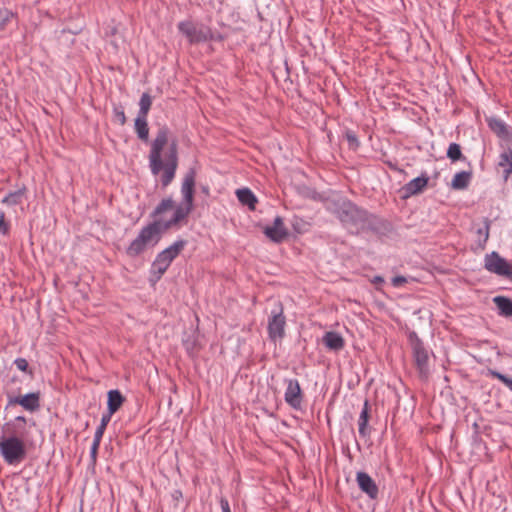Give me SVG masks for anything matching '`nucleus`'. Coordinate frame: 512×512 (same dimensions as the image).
Returning a JSON list of instances; mask_svg holds the SVG:
<instances>
[{
    "label": "nucleus",
    "mask_w": 512,
    "mask_h": 512,
    "mask_svg": "<svg viewBox=\"0 0 512 512\" xmlns=\"http://www.w3.org/2000/svg\"><path fill=\"white\" fill-rule=\"evenodd\" d=\"M174 499L178 500L180 497H182V492L180 490H175L173 493Z\"/></svg>",
    "instance_id": "42"
},
{
    "label": "nucleus",
    "mask_w": 512,
    "mask_h": 512,
    "mask_svg": "<svg viewBox=\"0 0 512 512\" xmlns=\"http://www.w3.org/2000/svg\"><path fill=\"white\" fill-rule=\"evenodd\" d=\"M186 245L185 240H178L158 253L151 266V273L159 280L167 271L172 261L181 253Z\"/></svg>",
    "instance_id": "4"
},
{
    "label": "nucleus",
    "mask_w": 512,
    "mask_h": 512,
    "mask_svg": "<svg viewBox=\"0 0 512 512\" xmlns=\"http://www.w3.org/2000/svg\"><path fill=\"white\" fill-rule=\"evenodd\" d=\"M509 389L512 391V381L510 382Z\"/></svg>",
    "instance_id": "43"
},
{
    "label": "nucleus",
    "mask_w": 512,
    "mask_h": 512,
    "mask_svg": "<svg viewBox=\"0 0 512 512\" xmlns=\"http://www.w3.org/2000/svg\"><path fill=\"white\" fill-rule=\"evenodd\" d=\"M471 179V171L458 172L454 175L451 181V188L454 190H464L469 186Z\"/></svg>",
    "instance_id": "21"
},
{
    "label": "nucleus",
    "mask_w": 512,
    "mask_h": 512,
    "mask_svg": "<svg viewBox=\"0 0 512 512\" xmlns=\"http://www.w3.org/2000/svg\"><path fill=\"white\" fill-rule=\"evenodd\" d=\"M487 123L492 132L499 138L507 140L510 138V132L507 125L499 118L491 117L487 119Z\"/></svg>",
    "instance_id": "16"
},
{
    "label": "nucleus",
    "mask_w": 512,
    "mask_h": 512,
    "mask_svg": "<svg viewBox=\"0 0 512 512\" xmlns=\"http://www.w3.org/2000/svg\"><path fill=\"white\" fill-rule=\"evenodd\" d=\"M331 211L344 227L353 234L375 229L376 217L348 199L334 201Z\"/></svg>",
    "instance_id": "3"
},
{
    "label": "nucleus",
    "mask_w": 512,
    "mask_h": 512,
    "mask_svg": "<svg viewBox=\"0 0 512 512\" xmlns=\"http://www.w3.org/2000/svg\"><path fill=\"white\" fill-rule=\"evenodd\" d=\"M237 198L242 205H246L249 209L254 210L257 203V198L254 193L248 188L238 189L236 191Z\"/></svg>",
    "instance_id": "22"
},
{
    "label": "nucleus",
    "mask_w": 512,
    "mask_h": 512,
    "mask_svg": "<svg viewBox=\"0 0 512 512\" xmlns=\"http://www.w3.org/2000/svg\"><path fill=\"white\" fill-rule=\"evenodd\" d=\"M16 404L21 405L25 410L34 412L40 407V394L39 392H32L24 396L8 395V405Z\"/></svg>",
    "instance_id": "13"
},
{
    "label": "nucleus",
    "mask_w": 512,
    "mask_h": 512,
    "mask_svg": "<svg viewBox=\"0 0 512 512\" xmlns=\"http://www.w3.org/2000/svg\"><path fill=\"white\" fill-rule=\"evenodd\" d=\"M491 221L488 218H484L483 226L478 227L476 230V248L484 250L486 243L489 239Z\"/></svg>",
    "instance_id": "18"
},
{
    "label": "nucleus",
    "mask_w": 512,
    "mask_h": 512,
    "mask_svg": "<svg viewBox=\"0 0 512 512\" xmlns=\"http://www.w3.org/2000/svg\"><path fill=\"white\" fill-rule=\"evenodd\" d=\"M173 208L174 201L171 198L163 199L151 213V217L154 218V221L160 219L162 222H164L160 216L166 211L172 210Z\"/></svg>",
    "instance_id": "26"
},
{
    "label": "nucleus",
    "mask_w": 512,
    "mask_h": 512,
    "mask_svg": "<svg viewBox=\"0 0 512 512\" xmlns=\"http://www.w3.org/2000/svg\"><path fill=\"white\" fill-rule=\"evenodd\" d=\"M100 443H101V439H98V438L94 437L93 443H92V446H91V449H90V457H91L93 462L96 461L97 453H98V449H99Z\"/></svg>",
    "instance_id": "35"
},
{
    "label": "nucleus",
    "mask_w": 512,
    "mask_h": 512,
    "mask_svg": "<svg viewBox=\"0 0 512 512\" xmlns=\"http://www.w3.org/2000/svg\"><path fill=\"white\" fill-rule=\"evenodd\" d=\"M485 268L499 276H512V266L497 252L487 254L485 257Z\"/></svg>",
    "instance_id": "9"
},
{
    "label": "nucleus",
    "mask_w": 512,
    "mask_h": 512,
    "mask_svg": "<svg viewBox=\"0 0 512 512\" xmlns=\"http://www.w3.org/2000/svg\"><path fill=\"white\" fill-rule=\"evenodd\" d=\"M263 233L275 243H281L289 236V232L280 216L275 217L273 224L266 226Z\"/></svg>",
    "instance_id": "12"
},
{
    "label": "nucleus",
    "mask_w": 512,
    "mask_h": 512,
    "mask_svg": "<svg viewBox=\"0 0 512 512\" xmlns=\"http://www.w3.org/2000/svg\"><path fill=\"white\" fill-rule=\"evenodd\" d=\"M177 27L190 44H198L213 39L212 30L206 25L195 24L190 20H186L179 22Z\"/></svg>",
    "instance_id": "6"
},
{
    "label": "nucleus",
    "mask_w": 512,
    "mask_h": 512,
    "mask_svg": "<svg viewBox=\"0 0 512 512\" xmlns=\"http://www.w3.org/2000/svg\"><path fill=\"white\" fill-rule=\"evenodd\" d=\"M219 502L222 512H231L229 502L225 497H221Z\"/></svg>",
    "instance_id": "38"
},
{
    "label": "nucleus",
    "mask_w": 512,
    "mask_h": 512,
    "mask_svg": "<svg viewBox=\"0 0 512 512\" xmlns=\"http://www.w3.org/2000/svg\"><path fill=\"white\" fill-rule=\"evenodd\" d=\"M111 417L112 416L109 415L108 413H105L102 415L100 425L97 427V429L95 431V435H94L95 438L102 439L105 429L111 420Z\"/></svg>",
    "instance_id": "30"
},
{
    "label": "nucleus",
    "mask_w": 512,
    "mask_h": 512,
    "mask_svg": "<svg viewBox=\"0 0 512 512\" xmlns=\"http://www.w3.org/2000/svg\"><path fill=\"white\" fill-rule=\"evenodd\" d=\"M0 454L8 465L21 463L27 455L25 441L23 439L0 437Z\"/></svg>",
    "instance_id": "5"
},
{
    "label": "nucleus",
    "mask_w": 512,
    "mask_h": 512,
    "mask_svg": "<svg viewBox=\"0 0 512 512\" xmlns=\"http://www.w3.org/2000/svg\"><path fill=\"white\" fill-rule=\"evenodd\" d=\"M14 364L17 367L18 370H20L22 372L29 373L30 375H32V371L29 370V364H28V362H27V360L25 358H16L14 360Z\"/></svg>",
    "instance_id": "34"
},
{
    "label": "nucleus",
    "mask_w": 512,
    "mask_h": 512,
    "mask_svg": "<svg viewBox=\"0 0 512 512\" xmlns=\"http://www.w3.org/2000/svg\"><path fill=\"white\" fill-rule=\"evenodd\" d=\"M113 114L120 125H124L127 121L124 109L121 105H115L113 107Z\"/></svg>",
    "instance_id": "33"
},
{
    "label": "nucleus",
    "mask_w": 512,
    "mask_h": 512,
    "mask_svg": "<svg viewBox=\"0 0 512 512\" xmlns=\"http://www.w3.org/2000/svg\"><path fill=\"white\" fill-rule=\"evenodd\" d=\"M368 421H369V403L366 400L364 402V405H363V408H362V411L360 413L359 420H358V425H359L358 431H359L360 436L363 438L367 437L370 433V431L368 429Z\"/></svg>",
    "instance_id": "23"
},
{
    "label": "nucleus",
    "mask_w": 512,
    "mask_h": 512,
    "mask_svg": "<svg viewBox=\"0 0 512 512\" xmlns=\"http://www.w3.org/2000/svg\"><path fill=\"white\" fill-rule=\"evenodd\" d=\"M25 188L18 189L16 191L10 192L7 194L4 199L2 200V203L7 204L9 206H15L20 204L23 201L24 195H25Z\"/></svg>",
    "instance_id": "27"
},
{
    "label": "nucleus",
    "mask_w": 512,
    "mask_h": 512,
    "mask_svg": "<svg viewBox=\"0 0 512 512\" xmlns=\"http://www.w3.org/2000/svg\"><path fill=\"white\" fill-rule=\"evenodd\" d=\"M152 106V97L149 93L144 92L139 101V111L137 116L147 117Z\"/></svg>",
    "instance_id": "28"
},
{
    "label": "nucleus",
    "mask_w": 512,
    "mask_h": 512,
    "mask_svg": "<svg viewBox=\"0 0 512 512\" xmlns=\"http://www.w3.org/2000/svg\"><path fill=\"white\" fill-rule=\"evenodd\" d=\"M346 137L350 145L358 146V139L353 133H347Z\"/></svg>",
    "instance_id": "40"
},
{
    "label": "nucleus",
    "mask_w": 512,
    "mask_h": 512,
    "mask_svg": "<svg viewBox=\"0 0 512 512\" xmlns=\"http://www.w3.org/2000/svg\"><path fill=\"white\" fill-rule=\"evenodd\" d=\"M285 383L287 385L284 394L285 402L293 409H301L303 393L299 381L297 379H287Z\"/></svg>",
    "instance_id": "11"
},
{
    "label": "nucleus",
    "mask_w": 512,
    "mask_h": 512,
    "mask_svg": "<svg viewBox=\"0 0 512 512\" xmlns=\"http://www.w3.org/2000/svg\"><path fill=\"white\" fill-rule=\"evenodd\" d=\"M447 157L452 161L456 162L459 160H465L466 157L462 154L461 147L457 143H451L447 149Z\"/></svg>",
    "instance_id": "29"
},
{
    "label": "nucleus",
    "mask_w": 512,
    "mask_h": 512,
    "mask_svg": "<svg viewBox=\"0 0 512 512\" xmlns=\"http://www.w3.org/2000/svg\"><path fill=\"white\" fill-rule=\"evenodd\" d=\"M169 141V129L161 127L151 143L148 155L149 168L154 176L160 175L163 187H167L174 179L178 167V144L173 140L163 153L164 147Z\"/></svg>",
    "instance_id": "2"
},
{
    "label": "nucleus",
    "mask_w": 512,
    "mask_h": 512,
    "mask_svg": "<svg viewBox=\"0 0 512 512\" xmlns=\"http://www.w3.org/2000/svg\"><path fill=\"white\" fill-rule=\"evenodd\" d=\"M107 396H108V401H107L108 411H107V413L112 416L122 406L123 402L125 401V398L122 396L121 392L117 389L110 390L108 392Z\"/></svg>",
    "instance_id": "17"
},
{
    "label": "nucleus",
    "mask_w": 512,
    "mask_h": 512,
    "mask_svg": "<svg viewBox=\"0 0 512 512\" xmlns=\"http://www.w3.org/2000/svg\"><path fill=\"white\" fill-rule=\"evenodd\" d=\"M194 186L195 171L191 169L186 173L181 187L183 202L175 208L172 218L167 222L158 219L143 227L138 236L127 247L126 253L128 256L137 257L145 251L148 245L158 243L163 232L177 226L188 217L193 209Z\"/></svg>",
    "instance_id": "1"
},
{
    "label": "nucleus",
    "mask_w": 512,
    "mask_h": 512,
    "mask_svg": "<svg viewBox=\"0 0 512 512\" xmlns=\"http://www.w3.org/2000/svg\"><path fill=\"white\" fill-rule=\"evenodd\" d=\"M135 132L138 138L142 141H147L149 138V127L147 117L137 116L135 119Z\"/></svg>",
    "instance_id": "25"
},
{
    "label": "nucleus",
    "mask_w": 512,
    "mask_h": 512,
    "mask_svg": "<svg viewBox=\"0 0 512 512\" xmlns=\"http://www.w3.org/2000/svg\"><path fill=\"white\" fill-rule=\"evenodd\" d=\"M356 481L360 490L367 494L369 498H377L379 493L378 486L369 474L363 471L357 472Z\"/></svg>",
    "instance_id": "15"
},
{
    "label": "nucleus",
    "mask_w": 512,
    "mask_h": 512,
    "mask_svg": "<svg viewBox=\"0 0 512 512\" xmlns=\"http://www.w3.org/2000/svg\"><path fill=\"white\" fill-rule=\"evenodd\" d=\"M383 282H384V279L381 276H374V278L372 280V283H374V284H381Z\"/></svg>",
    "instance_id": "41"
},
{
    "label": "nucleus",
    "mask_w": 512,
    "mask_h": 512,
    "mask_svg": "<svg viewBox=\"0 0 512 512\" xmlns=\"http://www.w3.org/2000/svg\"><path fill=\"white\" fill-rule=\"evenodd\" d=\"M14 14L5 8H0V31L3 30Z\"/></svg>",
    "instance_id": "32"
},
{
    "label": "nucleus",
    "mask_w": 512,
    "mask_h": 512,
    "mask_svg": "<svg viewBox=\"0 0 512 512\" xmlns=\"http://www.w3.org/2000/svg\"><path fill=\"white\" fill-rule=\"evenodd\" d=\"M28 435L27 419L24 416H17L2 426L1 438L23 439Z\"/></svg>",
    "instance_id": "8"
},
{
    "label": "nucleus",
    "mask_w": 512,
    "mask_h": 512,
    "mask_svg": "<svg viewBox=\"0 0 512 512\" xmlns=\"http://www.w3.org/2000/svg\"><path fill=\"white\" fill-rule=\"evenodd\" d=\"M407 282L404 276H395L392 278V285L395 287H399Z\"/></svg>",
    "instance_id": "37"
},
{
    "label": "nucleus",
    "mask_w": 512,
    "mask_h": 512,
    "mask_svg": "<svg viewBox=\"0 0 512 512\" xmlns=\"http://www.w3.org/2000/svg\"><path fill=\"white\" fill-rule=\"evenodd\" d=\"M493 302L497 307L498 314L502 317H512V299L506 296H496Z\"/></svg>",
    "instance_id": "20"
},
{
    "label": "nucleus",
    "mask_w": 512,
    "mask_h": 512,
    "mask_svg": "<svg viewBox=\"0 0 512 512\" xmlns=\"http://www.w3.org/2000/svg\"><path fill=\"white\" fill-rule=\"evenodd\" d=\"M428 181L429 177L426 174L412 179L401 188L402 198L407 199L421 193L426 188Z\"/></svg>",
    "instance_id": "14"
},
{
    "label": "nucleus",
    "mask_w": 512,
    "mask_h": 512,
    "mask_svg": "<svg viewBox=\"0 0 512 512\" xmlns=\"http://www.w3.org/2000/svg\"><path fill=\"white\" fill-rule=\"evenodd\" d=\"M415 365L422 378H427L429 374V353L424 347L423 342L419 339L415 332L409 336Z\"/></svg>",
    "instance_id": "7"
},
{
    "label": "nucleus",
    "mask_w": 512,
    "mask_h": 512,
    "mask_svg": "<svg viewBox=\"0 0 512 512\" xmlns=\"http://www.w3.org/2000/svg\"><path fill=\"white\" fill-rule=\"evenodd\" d=\"M183 345L189 355H194L198 351V343L193 336L185 339Z\"/></svg>",
    "instance_id": "31"
},
{
    "label": "nucleus",
    "mask_w": 512,
    "mask_h": 512,
    "mask_svg": "<svg viewBox=\"0 0 512 512\" xmlns=\"http://www.w3.org/2000/svg\"><path fill=\"white\" fill-rule=\"evenodd\" d=\"M285 316L283 315V308L281 305L271 312V317L268 321V334L272 340L282 339L285 331Z\"/></svg>",
    "instance_id": "10"
},
{
    "label": "nucleus",
    "mask_w": 512,
    "mask_h": 512,
    "mask_svg": "<svg viewBox=\"0 0 512 512\" xmlns=\"http://www.w3.org/2000/svg\"><path fill=\"white\" fill-rule=\"evenodd\" d=\"M491 375L494 378H497L498 380H500L504 385H506L509 388L510 382H512V378H509L508 376H506L498 371H491Z\"/></svg>",
    "instance_id": "36"
},
{
    "label": "nucleus",
    "mask_w": 512,
    "mask_h": 512,
    "mask_svg": "<svg viewBox=\"0 0 512 512\" xmlns=\"http://www.w3.org/2000/svg\"><path fill=\"white\" fill-rule=\"evenodd\" d=\"M323 343L327 348L334 351H339L344 347V339L337 332H326L323 336Z\"/></svg>",
    "instance_id": "19"
},
{
    "label": "nucleus",
    "mask_w": 512,
    "mask_h": 512,
    "mask_svg": "<svg viewBox=\"0 0 512 512\" xmlns=\"http://www.w3.org/2000/svg\"><path fill=\"white\" fill-rule=\"evenodd\" d=\"M8 231H9V227L4 220V215L2 214V215H0V233L5 235L8 233Z\"/></svg>",
    "instance_id": "39"
},
{
    "label": "nucleus",
    "mask_w": 512,
    "mask_h": 512,
    "mask_svg": "<svg viewBox=\"0 0 512 512\" xmlns=\"http://www.w3.org/2000/svg\"><path fill=\"white\" fill-rule=\"evenodd\" d=\"M498 165L503 168L504 179L507 180L512 173V149L500 154Z\"/></svg>",
    "instance_id": "24"
}]
</instances>
